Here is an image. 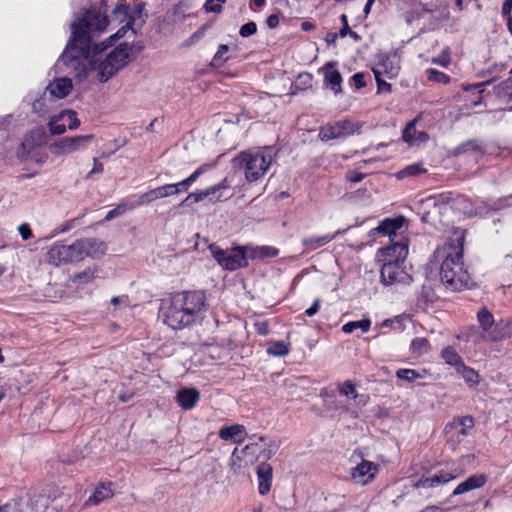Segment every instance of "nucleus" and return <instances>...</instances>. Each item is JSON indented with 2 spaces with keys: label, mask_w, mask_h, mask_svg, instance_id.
<instances>
[{
  "label": "nucleus",
  "mask_w": 512,
  "mask_h": 512,
  "mask_svg": "<svg viewBox=\"0 0 512 512\" xmlns=\"http://www.w3.org/2000/svg\"><path fill=\"white\" fill-rule=\"evenodd\" d=\"M319 137L322 141H329L333 139L338 138H344V136L341 133L340 126L337 122H334L332 124H327L323 127H321L319 132Z\"/></svg>",
  "instance_id": "cd10ccee"
},
{
  "label": "nucleus",
  "mask_w": 512,
  "mask_h": 512,
  "mask_svg": "<svg viewBox=\"0 0 512 512\" xmlns=\"http://www.w3.org/2000/svg\"><path fill=\"white\" fill-rule=\"evenodd\" d=\"M491 83V81H485V82H481V83H476V84H472V85H464L463 86V89L465 91H477V93L479 94H482L485 90V86L486 85H489Z\"/></svg>",
  "instance_id": "0e129e2a"
},
{
  "label": "nucleus",
  "mask_w": 512,
  "mask_h": 512,
  "mask_svg": "<svg viewBox=\"0 0 512 512\" xmlns=\"http://www.w3.org/2000/svg\"><path fill=\"white\" fill-rule=\"evenodd\" d=\"M428 79L433 82L438 83H449L450 82V76L444 74L443 72H440L436 69H428L427 70Z\"/></svg>",
  "instance_id": "3c124183"
},
{
  "label": "nucleus",
  "mask_w": 512,
  "mask_h": 512,
  "mask_svg": "<svg viewBox=\"0 0 512 512\" xmlns=\"http://www.w3.org/2000/svg\"><path fill=\"white\" fill-rule=\"evenodd\" d=\"M464 473V468L460 466H454L449 470L441 469L436 474L438 477L441 485H444L448 482H450L453 479H456L457 477L461 476Z\"/></svg>",
  "instance_id": "7c9ffc66"
},
{
  "label": "nucleus",
  "mask_w": 512,
  "mask_h": 512,
  "mask_svg": "<svg viewBox=\"0 0 512 512\" xmlns=\"http://www.w3.org/2000/svg\"><path fill=\"white\" fill-rule=\"evenodd\" d=\"M246 436V429L243 425L233 424L231 426H224L219 431V437L222 440H232L237 444H241Z\"/></svg>",
  "instance_id": "a211bd4d"
},
{
  "label": "nucleus",
  "mask_w": 512,
  "mask_h": 512,
  "mask_svg": "<svg viewBox=\"0 0 512 512\" xmlns=\"http://www.w3.org/2000/svg\"><path fill=\"white\" fill-rule=\"evenodd\" d=\"M289 351V346L284 341L271 342L267 348L268 354L280 357L287 355Z\"/></svg>",
  "instance_id": "58836bf2"
},
{
  "label": "nucleus",
  "mask_w": 512,
  "mask_h": 512,
  "mask_svg": "<svg viewBox=\"0 0 512 512\" xmlns=\"http://www.w3.org/2000/svg\"><path fill=\"white\" fill-rule=\"evenodd\" d=\"M72 81L68 77L57 78L53 83L47 86L46 91L59 99L65 98L72 90Z\"/></svg>",
  "instance_id": "6ab92c4d"
},
{
  "label": "nucleus",
  "mask_w": 512,
  "mask_h": 512,
  "mask_svg": "<svg viewBox=\"0 0 512 512\" xmlns=\"http://www.w3.org/2000/svg\"><path fill=\"white\" fill-rule=\"evenodd\" d=\"M416 132V129H415V121H412L410 123H408V125L406 126V128L404 129L403 131V140L405 142H412L414 140V134Z\"/></svg>",
  "instance_id": "bf43d9fd"
},
{
  "label": "nucleus",
  "mask_w": 512,
  "mask_h": 512,
  "mask_svg": "<svg viewBox=\"0 0 512 512\" xmlns=\"http://www.w3.org/2000/svg\"><path fill=\"white\" fill-rule=\"evenodd\" d=\"M157 199H161L157 188L151 189L139 196L138 205L149 204Z\"/></svg>",
  "instance_id": "8fccbe9b"
},
{
  "label": "nucleus",
  "mask_w": 512,
  "mask_h": 512,
  "mask_svg": "<svg viewBox=\"0 0 512 512\" xmlns=\"http://www.w3.org/2000/svg\"><path fill=\"white\" fill-rule=\"evenodd\" d=\"M111 485V482L100 483L94 493L86 501V505H98L103 500L111 498L113 496Z\"/></svg>",
  "instance_id": "b1692460"
},
{
  "label": "nucleus",
  "mask_w": 512,
  "mask_h": 512,
  "mask_svg": "<svg viewBox=\"0 0 512 512\" xmlns=\"http://www.w3.org/2000/svg\"><path fill=\"white\" fill-rule=\"evenodd\" d=\"M60 115H62V119H66L68 123V128L70 130L76 129L80 125V121L77 118V114L73 110H63L60 112Z\"/></svg>",
  "instance_id": "a18cd8bd"
},
{
  "label": "nucleus",
  "mask_w": 512,
  "mask_h": 512,
  "mask_svg": "<svg viewBox=\"0 0 512 512\" xmlns=\"http://www.w3.org/2000/svg\"><path fill=\"white\" fill-rule=\"evenodd\" d=\"M157 189L161 198L170 197L188 191L183 180L178 183L165 184L163 186L157 187Z\"/></svg>",
  "instance_id": "c85d7f7f"
},
{
  "label": "nucleus",
  "mask_w": 512,
  "mask_h": 512,
  "mask_svg": "<svg viewBox=\"0 0 512 512\" xmlns=\"http://www.w3.org/2000/svg\"><path fill=\"white\" fill-rule=\"evenodd\" d=\"M494 93L500 98L512 96V74L506 80L494 86Z\"/></svg>",
  "instance_id": "e433bc0d"
},
{
  "label": "nucleus",
  "mask_w": 512,
  "mask_h": 512,
  "mask_svg": "<svg viewBox=\"0 0 512 512\" xmlns=\"http://www.w3.org/2000/svg\"><path fill=\"white\" fill-rule=\"evenodd\" d=\"M462 258V251H458L454 256L448 255L441 264V281L452 291H459L471 284L470 275L463 269Z\"/></svg>",
  "instance_id": "20e7f679"
},
{
  "label": "nucleus",
  "mask_w": 512,
  "mask_h": 512,
  "mask_svg": "<svg viewBox=\"0 0 512 512\" xmlns=\"http://www.w3.org/2000/svg\"><path fill=\"white\" fill-rule=\"evenodd\" d=\"M229 51V47L228 45L226 44H221L219 47H218V50L216 52V54L214 55L213 57V60L211 62V65L213 67H219L221 66L222 63H224L225 61L228 60L227 57H224L225 54H227Z\"/></svg>",
  "instance_id": "c03bdc74"
},
{
  "label": "nucleus",
  "mask_w": 512,
  "mask_h": 512,
  "mask_svg": "<svg viewBox=\"0 0 512 512\" xmlns=\"http://www.w3.org/2000/svg\"><path fill=\"white\" fill-rule=\"evenodd\" d=\"M405 219L403 217H398L394 219H385L380 223V225L376 228L378 233L383 235H388L391 239L397 237V231L403 227Z\"/></svg>",
  "instance_id": "4be33fe9"
},
{
  "label": "nucleus",
  "mask_w": 512,
  "mask_h": 512,
  "mask_svg": "<svg viewBox=\"0 0 512 512\" xmlns=\"http://www.w3.org/2000/svg\"><path fill=\"white\" fill-rule=\"evenodd\" d=\"M246 253L249 260H263L278 255V249L272 246H251L246 245Z\"/></svg>",
  "instance_id": "412c9836"
},
{
  "label": "nucleus",
  "mask_w": 512,
  "mask_h": 512,
  "mask_svg": "<svg viewBox=\"0 0 512 512\" xmlns=\"http://www.w3.org/2000/svg\"><path fill=\"white\" fill-rule=\"evenodd\" d=\"M212 197L211 191L208 188L189 193L179 204V207H191L192 205L203 201L206 198Z\"/></svg>",
  "instance_id": "bb28decb"
},
{
  "label": "nucleus",
  "mask_w": 512,
  "mask_h": 512,
  "mask_svg": "<svg viewBox=\"0 0 512 512\" xmlns=\"http://www.w3.org/2000/svg\"><path fill=\"white\" fill-rule=\"evenodd\" d=\"M339 392L344 396L352 395V398L357 397L355 385L351 381H345L342 384H339Z\"/></svg>",
  "instance_id": "6e6d98bb"
},
{
  "label": "nucleus",
  "mask_w": 512,
  "mask_h": 512,
  "mask_svg": "<svg viewBox=\"0 0 512 512\" xmlns=\"http://www.w3.org/2000/svg\"><path fill=\"white\" fill-rule=\"evenodd\" d=\"M200 399V393L195 388H182L177 392L176 401L184 410L194 408Z\"/></svg>",
  "instance_id": "2eb2a0df"
},
{
  "label": "nucleus",
  "mask_w": 512,
  "mask_h": 512,
  "mask_svg": "<svg viewBox=\"0 0 512 512\" xmlns=\"http://www.w3.org/2000/svg\"><path fill=\"white\" fill-rule=\"evenodd\" d=\"M208 249L218 265L224 270L235 271L249 265L246 246H235L224 250L217 244L212 243L208 246Z\"/></svg>",
  "instance_id": "39448f33"
},
{
  "label": "nucleus",
  "mask_w": 512,
  "mask_h": 512,
  "mask_svg": "<svg viewBox=\"0 0 512 512\" xmlns=\"http://www.w3.org/2000/svg\"><path fill=\"white\" fill-rule=\"evenodd\" d=\"M338 125L340 126L341 133L345 137H348L354 133H359V130L361 128V124L354 123L350 120H341L337 121Z\"/></svg>",
  "instance_id": "79ce46f5"
},
{
  "label": "nucleus",
  "mask_w": 512,
  "mask_h": 512,
  "mask_svg": "<svg viewBox=\"0 0 512 512\" xmlns=\"http://www.w3.org/2000/svg\"><path fill=\"white\" fill-rule=\"evenodd\" d=\"M413 489H429L433 488L430 480V476H422L411 484Z\"/></svg>",
  "instance_id": "13d9d810"
},
{
  "label": "nucleus",
  "mask_w": 512,
  "mask_h": 512,
  "mask_svg": "<svg viewBox=\"0 0 512 512\" xmlns=\"http://www.w3.org/2000/svg\"><path fill=\"white\" fill-rule=\"evenodd\" d=\"M230 183L227 178H224L221 182L209 187L212 197L209 198L210 203H217L224 197L223 191L229 189Z\"/></svg>",
  "instance_id": "72a5a7b5"
},
{
  "label": "nucleus",
  "mask_w": 512,
  "mask_h": 512,
  "mask_svg": "<svg viewBox=\"0 0 512 512\" xmlns=\"http://www.w3.org/2000/svg\"><path fill=\"white\" fill-rule=\"evenodd\" d=\"M111 20L123 23L127 21L126 26L131 27L134 17L131 15V9L129 6H127L125 3L118 1L116 5L114 6L112 13H111Z\"/></svg>",
  "instance_id": "5701e85b"
},
{
  "label": "nucleus",
  "mask_w": 512,
  "mask_h": 512,
  "mask_svg": "<svg viewBox=\"0 0 512 512\" xmlns=\"http://www.w3.org/2000/svg\"><path fill=\"white\" fill-rule=\"evenodd\" d=\"M364 78H365L364 73L358 72V73H355L351 77L350 81L355 86L356 89H361L366 86V82H365Z\"/></svg>",
  "instance_id": "e2e57ef3"
},
{
  "label": "nucleus",
  "mask_w": 512,
  "mask_h": 512,
  "mask_svg": "<svg viewBox=\"0 0 512 512\" xmlns=\"http://www.w3.org/2000/svg\"><path fill=\"white\" fill-rule=\"evenodd\" d=\"M260 442V450L258 457L263 459L262 462H267L277 451L278 445L275 442H266V438L261 436L258 438Z\"/></svg>",
  "instance_id": "c756f323"
},
{
  "label": "nucleus",
  "mask_w": 512,
  "mask_h": 512,
  "mask_svg": "<svg viewBox=\"0 0 512 512\" xmlns=\"http://www.w3.org/2000/svg\"><path fill=\"white\" fill-rule=\"evenodd\" d=\"M411 349L414 354L421 356L430 350L429 341L426 338H415L411 342Z\"/></svg>",
  "instance_id": "ea45409f"
},
{
  "label": "nucleus",
  "mask_w": 512,
  "mask_h": 512,
  "mask_svg": "<svg viewBox=\"0 0 512 512\" xmlns=\"http://www.w3.org/2000/svg\"><path fill=\"white\" fill-rule=\"evenodd\" d=\"M506 326L507 325H504L503 323L493 324L489 330L482 333L481 337L485 341L489 342L501 341L508 336V334L505 331Z\"/></svg>",
  "instance_id": "a878e982"
},
{
  "label": "nucleus",
  "mask_w": 512,
  "mask_h": 512,
  "mask_svg": "<svg viewBox=\"0 0 512 512\" xmlns=\"http://www.w3.org/2000/svg\"><path fill=\"white\" fill-rule=\"evenodd\" d=\"M391 242L392 244L382 248L381 252L385 257H388L389 260L404 262L408 255L407 243L395 241V239H391Z\"/></svg>",
  "instance_id": "dca6fc26"
},
{
  "label": "nucleus",
  "mask_w": 512,
  "mask_h": 512,
  "mask_svg": "<svg viewBox=\"0 0 512 512\" xmlns=\"http://www.w3.org/2000/svg\"><path fill=\"white\" fill-rule=\"evenodd\" d=\"M477 318L483 333L495 324L492 313L485 308L478 312Z\"/></svg>",
  "instance_id": "4c0bfd02"
},
{
  "label": "nucleus",
  "mask_w": 512,
  "mask_h": 512,
  "mask_svg": "<svg viewBox=\"0 0 512 512\" xmlns=\"http://www.w3.org/2000/svg\"><path fill=\"white\" fill-rule=\"evenodd\" d=\"M450 154L454 157L468 155L478 161L483 156L484 149L476 140H468L451 150Z\"/></svg>",
  "instance_id": "f8f14e48"
},
{
  "label": "nucleus",
  "mask_w": 512,
  "mask_h": 512,
  "mask_svg": "<svg viewBox=\"0 0 512 512\" xmlns=\"http://www.w3.org/2000/svg\"><path fill=\"white\" fill-rule=\"evenodd\" d=\"M5 506L7 512H21L17 498L12 499L10 502L6 503Z\"/></svg>",
  "instance_id": "774afa93"
},
{
  "label": "nucleus",
  "mask_w": 512,
  "mask_h": 512,
  "mask_svg": "<svg viewBox=\"0 0 512 512\" xmlns=\"http://www.w3.org/2000/svg\"><path fill=\"white\" fill-rule=\"evenodd\" d=\"M441 356L445 363L454 366L456 370L464 363L457 351L451 346L444 348Z\"/></svg>",
  "instance_id": "2f4dec72"
},
{
  "label": "nucleus",
  "mask_w": 512,
  "mask_h": 512,
  "mask_svg": "<svg viewBox=\"0 0 512 512\" xmlns=\"http://www.w3.org/2000/svg\"><path fill=\"white\" fill-rule=\"evenodd\" d=\"M452 209L468 217L482 215V209L477 208L473 202L464 195H456L452 201Z\"/></svg>",
  "instance_id": "4468645a"
},
{
  "label": "nucleus",
  "mask_w": 512,
  "mask_h": 512,
  "mask_svg": "<svg viewBox=\"0 0 512 512\" xmlns=\"http://www.w3.org/2000/svg\"><path fill=\"white\" fill-rule=\"evenodd\" d=\"M21 512H44L47 508V499L41 494H28L17 498Z\"/></svg>",
  "instance_id": "9d476101"
},
{
  "label": "nucleus",
  "mask_w": 512,
  "mask_h": 512,
  "mask_svg": "<svg viewBox=\"0 0 512 512\" xmlns=\"http://www.w3.org/2000/svg\"><path fill=\"white\" fill-rule=\"evenodd\" d=\"M85 257H87V252L84 253L81 239L70 245L56 243L47 252V261L55 266L78 262Z\"/></svg>",
  "instance_id": "423d86ee"
},
{
  "label": "nucleus",
  "mask_w": 512,
  "mask_h": 512,
  "mask_svg": "<svg viewBox=\"0 0 512 512\" xmlns=\"http://www.w3.org/2000/svg\"><path fill=\"white\" fill-rule=\"evenodd\" d=\"M336 63L335 62H328L326 63L320 71L323 72L324 75V82L326 86L330 87L335 94L342 92V77L340 72L335 69Z\"/></svg>",
  "instance_id": "9b49d317"
},
{
  "label": "nucleus",
  "mask_w": 512,
  "mask_h": 512,
  "mask_svg": "<svg viewBox=\"0 0 512 512\" xmlns=\"http://www.w3.org/2000/svg\"><path fill=\"white\" fill-rule=\"evenodd\" d=\"M373 73L377 82V92L384 93L391 91V85L382 79L383 74H389L386 70V62H379L374 68Z\"/></svg>",
  "instance_id": "393cba45"
},
{
  "label": "nucleus",
  "mask_w": 512,
  "mask_h": 512,
  "mask_svg": "<svg viewBox=\"0 0 512 512\" xmlns=\"http://www.w3.org/2000/svg\"><path fill=\"white\" fill-rule=\"evenodd\" d=\"M206 297L202 291H184L172 296L163 312L164 323L174 330L192 325L199 314L206 310Z\"/></svg>",
  "instance_id": "f03ea898"
},
{
  "label": "nucleus",
  "mask_w": 512,
  "mask_h": 512,
  "mask_svg": "<svg viewBox=\"0 0 512 512\" xmlns=\"http://www.w3.org/2000/svg\"><path fill=\"white\" fill-rule=\"evenodd\" d=\"M258 478V491L261 495H266L271 489L273 468L267 462H261L256 469Z\"/></svg>",
  "instance_id": "ddd939ff"
},
{
  "label": "nucleus",
  "mask_w": 512,
  "mask_h": 512,
  "mask_svg": "<svg viewBox=\"0 0 512 512\" xmlns=\"http://www.w3.org/2000/svg\"><path fill=\"white\" fill-rule=\"evenodd\" d=\"M72 141V144L75 148V150L79 149L80 147L84 146L89 140L92 139V135H86V136H75V137H69Z\"/></svg>",
  "instance_id": "680f3d73"
},
{
  "label": "nucleus",
  "mask_w": 512,
  "mask_h": 512,
  "mask_svg": "<svg viewBox=\"0 0 512 512\" xmlns=\"http://www.w3.org/2000/svg\"><path fill=\"white\" fill-rule=\"evenodd\" d=\"M254 327L259 335L265 336L269 333V327L266 321H258L254 324Z\"/></svg>",
  "instance_id": "338daca9"
},
{
  "label": "nucleus",
  "mask_w": 512,
  "mask_h": 512,
  "mask_svg": "<svg viewBox=\"0 0 512 512\" xmlns=\"http://www.w3.org/2000/svg\"><path fill=\"white\" fill-rule=\"evenodd\" d=\"M62 120V115H60V113L50 118L48 127L52 135H61L66 131V125L64 123H59Z\"/></svg>",
  "instance_id": "a19ab883"
},
{
  "label": "nucleus",
  "mask_w": 512,
  "mask_h": 512,
  "mask_svg": "<svg viewBox=\"0 0 512 512\" xmlns=\"http://www.w3.org/2000/svg\"><path fill=\"white\" fill-rule=\"evenodd\" d=\"M365 177V174L357 171H349L346 174V179L352 183H358L362 181Z\"/></svg>",
  "instance_id": "69168bd1"
},
{
  "label": "nucleus",
  "mask_w": 512,
  "mask_h": 512,
  "mask_svg": "<svg viewBox=\"0 0 512 512\" xmlns=\"http://www.w3.org/2000/svg\"><path fill=\"white\" fill-rule=\"evenodd\" d=\"M207 168L208 165H201L191 175H189L187 178L183 180L188 190L191 187V185L195 183L196 180L207 170Z\"/></svg>",
  "instance_id": "603ef678"
},
{
  "label": "nucleus",
  "mask_w": 512,
  "mask_h": 512,
  "mask_svg": "<svg viewBox=\"0 0 512 512\" xmlns=\"http://www.w3.org/2000/svg\"><path fill=\"white\" fill-rule=\"evenodd\" d=\"M47 142V133L44 127H37L31 130L23 139L18 150V157L25 158L30 151L40 147Z\"/></svg>",
  "instance_id": "6e6552de"
},
{
  "label": "nucleus",
  "mask_w": 512,
  "mask_h": 512,
  "mask_svg": "<svg viewBox=\"0 0 512 512\" xmlns=\"http://www.w3.org/2000/svg\"><path fill=\"white\" fill-rule=\"evenodd\" d=\"M396 376L404 380L408 383L414 382L416 379L422 378V375L420 372L414 370V369H399L396 372Z\"/></svg>",
  "instance_id": "37998d69"
},
{
  "label": "nucleus",
  "mask_w": 512,
  "mask_h": 512,
  "mask_svg": "<svg viewBox=\"0 0 512 512\" xmlns=\"http://www.w3.org/2000/svg\"><path fill=\"white\" fill-rule=\"evenodd\" d=\"M371 326L369 319H362L359 321H351L342 326V331L346 334L353 333L355 330L360 329L362 333L368 332Z\"/></svg>",
  "instance_id": "f704fd0d"
},
{
  "label": "nucleus",
  "mask_w": 512,
  "mask_h": 512,
  "mask_svg": "<svg viewBox=\"0 0 512 512\" xmlns=\"http://www.w3.org/2000/svg\"><path fill=\"white\" fill-rule=\"evenodd\" d=\"M454 197L455 196H453L452 192H443V193L431 196L429 198V200H433L435 206L449 204L450 207L452 208V201H453Z\"/></svg>",
  "instance_id": "de8ad7c7"
},
{
  "label": "nucleus",
  "mask_w": 512,
  "mask_h": 512,
  "mask_svg": "<svg viewBox=\"0 0 512 512\" xmlns=\"http://www.w3.org/2000/svg\"><path fill=\"white\" fill-rule=\"evenodd\" d=\"M260 450V442L259 440L251 442L247 444L242 450L241 453L244 455H251L256 458V460L259 459L258 454Z\"/></svg>",
  "instance_id": "5fc2aeb1"
},
{
  "label": "nucleus",
  "mask_w": 512,
  "mask_h": 512,
  "mask_svg": "<svg viewBox=\"0 0 512 512\" xmlns=\"http://www.w3.org/2000/svg\"><path fill=\"white\" fill-rule=\"evenodd\" d=\"M93 278V272L90 269H86L74 276V281L79 283H88Z\"/></svg>",
  "instance_id": "052dcab7"
},
{
  "label": "nucleus",
  "mask_w": 512,
  "mask_h": 512,
  "mask_svg": "<svg viewBox=\"0 0 512 512\" xmlns=\"http://www.w3.org/2000/svg\"><path fill=\"white\" fill-rule=\"evenodd\" d=\"M256 32H257V25H256V23L253 22V21H250V22H248V23H246V24L241 26L239 34L242 37L246 38V37L254 35Z\"/></svg>",
  "instance_id": "4d7b16f0"
},
{
  "label": "nucleus",
  "mask_w": 512,
  "mask_h": 512,
  "mask_svg": "<svg viewBox=\"0 0 512 512\" xmlns=\"http://www.w3.org/2000/svg\"><path fill=\"white\" fill-rule=\"evenodd\" d=\"M82 246L84 253L87 252V257L99 258L105 254L107 245L96 238H82Z\"/></svg>",
  "instance_id": "aec40b11"
},
{
  "label": "nucleus",
  "mask_w": 512,
  "mask_h": 512,
  "mask_svg": "<svg viewBox=\"0 0 512 512\" xmlns=\"http://www.w3.org/2000/svg\"><path fill=\"white\" fill-rule=\"evenodd\" d=\"M456 371L463 377L465 382L470 386H474L479 383L478 373L473 368L466 366L464 363L460 365V367Z\"/></svg>",
  "instance_id": "c9c22d12"
},
{
  "label": "nucleus",
  "mask_w": 512,
  "mask_h": 512,
  "mask_svg": "<svg viewBox=\"0 0 512 512\" xmlns=\"http://www.w3.org/2000/svg\"><path fill=\"white\" fill-rule=\"evenodd\" d=\"M50 151L55 155L71 153L75 151L72 141L69 137H64L50 146Z\"/></svg>",
  "instance_id": "473e14b6"
},
{
  "label": "nucleus",
  "mask_w": 512,
  "mask_h": 512,
  "mask_svg": "<svg viewBox=\"0 0 512 512\" xmlns=\"http://www.w3.org/2000/svg\"><path fill=\"white\" fill-rule=\"evenodd\" d=\"M226 0H206L203 8L206 12L220 13L222 11V4Z\"/></svg>",
  "instance_id": "864d4df0"
},
{
  "label": "nucleus",
  "mask_w": 512,
  "mask_h": 512,
  "mask_svg": "<svg viewBox=\"0 0 512 512\" xmlns=\"http://www.w3.org/2000/svg\"><path fill=\"white\" fill-rule=\"evenodd\" d=\"M403 263L397 260H388L383 264L381 268V281L384 285L406 283L411 280L410 275L402 267Z\"/></svg>",
  "instance_id": "0eeeda50"
},
{
  "label": "nucleus",
  "mask_w": 512,
  "mask_h": 512,
  "mask_svg": "<svg viewBox=\"0 0 512 512\" xmlns=\"http://www.w3.org/2000/svg\"><path fill=\"white\" fill-rule=\"evenodd\" d=\"M486 481L487 478L484 474L471 475L465 481L457 485V487L452 492V496L461 495L474 489L481 488L485 485Z\"/></svg>",
  "instance_id": "f3484780"
},
{
  "label": "nucleus",
  "mask_w": 512,
  "mask_h": 512,
  "mask_svg": "<svg viewBox=\"0 0 512 512\" xmlns=\"http://www.w3.org/2000/svg\"><path fill=\"white\" fill-rule=\"evenodd\" d=\"M378 471V465L367 460H362L351 471L352 479L361 485H366L372 481Z\"/></svg>",
  "instance_id": "1a4fd4ad"
},
{
  "label": "nucleus",
  "mask_w": 512,
  "mask_h": 512,
  "mask_svg": "<svg viewBox=\"0 0 512 512\" xmlns=\"http://www.w3.org/2000/svg\"><path fill=\"white\" fill-rule=\"evenodd\" d=\"M108 0H102L98 8L87 10L77 22L71 23L72 35L58 64L63 63L73 70L75 78L84 79L90 71H97V79L107 82L130 61L131 47L127 43L118 45L103 61L97 55L107 49L104 43L92 45L91 31L102 32L109 23Z\"/></svg>",
  "instance_id": "f257e3e1"
},
{
  "label": "nucleus",
  "mask_w": 512,
  "mask_h": 512,
  "mask_svg": "<svg viewBox=\"0 0 512 512\" xmlns=\"http://www.w3.org/2000/svg\"><path fill=\"white\" fill-rule=\"evenodd\" d=\"M274 156V148L266 146L256 152L243 151L239 153L232 159V164L234 168L244 169L248 182H255L268 171Z\"/></svg>",
  "instance_id": "7ed1b4c3"
},
{
  "label": "nucleus",
  "mask_w": 512,
  "mask_h": 512,
  "mask_svg": "<svg viewBox=\"0 0 512 512\" xmlns=\"http://www.w3.org/2000/svg\"><path fill=\"white\" fill-rule=\"evenodd\" d=\"M455 424L460 427L458 433L465 436L467 435V430L474 426V419L471 416H463L458 418Z\"/></svg>",
  "instance_id": "09e8293b"
},
{
  "label": "nucleus",
  "mask_w": 512,
  "mask_h": 512,
  "mask_svg": "<svg viewBox=\"0 0 512 512\" xmlns=\"http://www.w3.org/2000/svg\"><path fill=\"white\" fill-rule=\"evenodd\" d=\"M425 172H426V169H424L421 166V164L416 163V164L409 165L406 168H404L403 170H401L398 173V177L404 178L406 176H416V175H420Z\"/></svg>",
  "instance_id": "49530a36"
}]
</instances>
